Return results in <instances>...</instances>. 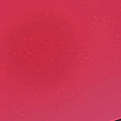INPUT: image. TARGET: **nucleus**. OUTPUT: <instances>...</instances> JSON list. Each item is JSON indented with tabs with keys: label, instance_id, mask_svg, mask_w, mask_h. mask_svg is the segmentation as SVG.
<instances>
[{
	"label": "nucleus",
	"instance_id": "nucleus-1",
	"mask_svg": "<svg viewBox=\"0 0 121 121\" xmlns=\"http://www.w3.org/2000/svg\"><path fill=\"white\" fill-rule=\"evenodd\" d=\"M116 121H121V118L120 119L116 120Z\"/></svg>",
	"mask_w": 121,
	"mask_h": 121
}]
</instances>
